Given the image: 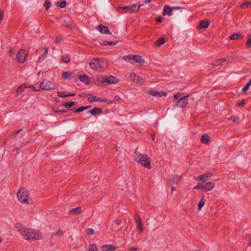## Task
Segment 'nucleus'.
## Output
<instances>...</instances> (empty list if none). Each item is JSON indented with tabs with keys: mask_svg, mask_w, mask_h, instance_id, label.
Masks as SVG:
<instances>
[{
	"mask_svg": "<svg viewBox=\"0 0 251 251\" xmlns=\"http://www.w3.org/2000/svg\"><path fill=\"white\" fill-rule=\"evenodd\" d=\"M15 228L27 240H38L43 238V235L40 231L35 229L26 228L20 223H17L15 225Z\"/></svg>",
	"mask_w": 251,
	"mask_h": 251,
	"instance_id": "f257e3e1",
	"label": "nucleus"
},
{
	"mask_svg": "<svg viewBox=\"0 0 251 251\" xmlns=\"http://www.w3.org/2000/svg\"><path fill=\"white\" fill-rule=\"evenodd\" d=\"M89 65L93 70H96L98 72H103L107 68L108 63L105 60L99 58H95L91 61Z\"/></svg>",
	"mask_w": 251,
	"mask_h": 251,
	"instance_id": "f03ea898",
	"label": "nucleus"
},
{
	"mask_svg": "<svg viewBox=\"0 0 251 251\" xmlns=\"http://www.w3.org/2000/svg\"><path fill=\"white\" fill-rule=\"evenodd\" d=\"M134 160L142 165L144 167L150 169L151 168V162L149 157L144 154H142L136 151L134 154Z\"/></svg>",
	"mask_w": 251,
	"mask_h": 251,
	"instance_id": "7ed1b4c3",
	"label": "nucleus"
},
{
	"mask_svg": "<svg viewBox=\"0 0 251 251\" xmlns=\"http://www.w3.org/2000/svg\"><path fill=\"white\" fill-rule=\"evenodd\" d=\"M17 198L22 203L29 204V198L27 190L24 187H21L17 192Z\"/></svg>",
	"mask_w": 251,
	"mask_h": 251,
	"instance_id": "20e7f679",
	"label": "nucleus"
},
{
	"mask_svg": "<svg viewBox=\"0 0 251 251\" xmlns=\"http://www.w3.org/2000/svg\"><path fill=\"white\" fill-rule=\"evenodd\" d=\"M142 5L138 6L136 4H133L130 5L119 7L118 11L121 13H131L137 12Z\"/></svg>",
	"mask_w": 251,
	"mask_h": 251,
	"instance_id": "39448f33",
	"label": "nucleus"
},
{
	"mask_svg": "<svg viewBox=\"0 0 251 251\" xmlns=\"http://www.w3.org/2000/svg\"><path fill=\"white\" fill-rule=\"evenodd\" d=\"M97 81L103 85H107L108 84H116L118 83L119 79L112 75H109L103 76L100 79L98 78Z\"/></svg>",
	"mask_w": 251,
	"mask_h": 251,
	"instance_id": "423d86ee",
	"label": "nucleus"
},
{
	"mask_svg": "<svg viewBox=\"0 0 251 251\" xmlns=\"http://www.w3.org/2000/svg\"><path fill=\"white\" fill-rule=\"evenodd\" d=\"M123 59L132 64L136 63L141 64L143 62L142 56L138 55H126L123 57Z\"/></svg>",
	"mask_w": 251,
	"mask_h": 251,
	"instance_id": "0eeeda50",
	"label": "nucleus"
},
{
	"mask_svg": "<svg viewBox=\"0 0 251 251\" xmlns=\"http://www.w3.org/2000/svg\"><path fill=\"white\" fill-rule=\"evenodd\" d=\"M40 89L46 90H50L55 89L54 85L49 80H44L40 84Z\"/></svg>",
	"mask_w": 251,
	"mask_h": 251,
	"instance_id": "6e6552de",
	"label": "nucleus"
},
{
	"mask_svg": "<svg viewBox=\"0 0 251 251\" xmlns=\"http://www.w3.org/2000/svg\"><path fill=\"white\" fill-rule=\"evenodd\" d=\"M27 54L25 50H20L17 54V58L19 63H23L25 60Z\"/></svg>",
	"mask_w": 251,
	"mask_h": 251,
	"instance_id": "1a4fd4ad",
	"label": "nucleus"
},
{
	"mask_svg": "<svg viewBox=\"0 0 251 251\" xmlns=\"http://www.w3.org/2000/svg\"><path fill=\"white\" fill-rule=\"evenodd\" d=\"M189 95L180 98L176 102V105L179 107H186L188 104Z\"/></svg>",
	"mask_w": 251,
	"mask_h": 251,
	"instance_id": "9d476101",
	"label": "nucleus"
},
{
	"mask_svg": "<svg viewBox=\"0 0 251 251\" xmlns=\"http://www.w3.org/2000/svg\"><path fill=\"white\" fill-rule=\"evenodd\" d=\"M215 183L213 182L209 181L206 183H203L202 191L207 192L212 190L215 187Z\"/></svg>",
	"mask_w": 251,
	"mask_h": 251,
	"instance_id": "9b49d317",
	"label": "nucleus"
},
{
	"mask_svg": "<svg viewBox=\"0 0 251 251\" xmlns=\"http://www.w3.org/2000/svg\"><path fill=\"white\" fill-rule=\"evenodd\" d=\"M97 29L102 34H111V32L108 29V27L103 25H99L97 27Z\"/></svg>",
	"mask_w": 251,
	"mask_h": 251,
	"instance_id": "f8f14e48",
	"label": "nucleus"
},
{
	"mask_svg": "<svg viewBox=\"0 0 251 251\" xmlns=\"http://www.w3.org/2000/svg\"><path fill=\"white\" fill-rule=\"evenodd\" d=\"M212 176V174L210 172H206L204 174L198 176L195 179L198 181H206Z\"/></svg>",
	"mask_w": 251,
	"mask_h": 251,
	"instance_id": "ddd939ff",
	"label": "nucleus"
},
{
	"mask_svg": "<svg viewBox=\"0 0 251 251\" xmlns=\"http://www.w3.org/2000/svg\"><path fill=\"white\" fill-rule=\"evenodd\" d=\"M26 87L31 88L35 91H38L39 90V89H35L34 87L32 85L28 86L26 83H23L18 87L17 91H18L19 93H22L24 91V90Z\"/></svg>",
	"mask_w": 251,
	"mask_h": 251,
	"instance_id": "4468645a",
	"label": "nucleus"
},
{
	"mask_svg": "<svg viewBox=\"0 0 251 251\" xmlns=\"http://www.w3.org/2000/svg\"><path fill=\"white\" fill-rule=\"evenodd\" d=\"M87 100L90 102L94 101H99L101 102H107V100L106 99H102L100 97H97L96 96H92L89 97L87 99Z\"/></svg>",
	"mask_w": 251,
	"mask_h": 251,
	"instance_id": "2eb2a0df",
	"label": "nucleus"
},
{
	"mask_svg": "<svg viewBox=\"0 0 251 251\" xmlns=\"http://www.w3.org/2000/svg\"><path fill=\"white\" fill-rule=\"evenodd\" d=\"M163 15L171 16L173 15V9L169 5H165L164 7Z\"/></svg>",
	"mask_w": 251,
	"mask_h": 251,
	"instance_id": "dca6fc26",
	"label": "nucleus"
},
{
	"mask_svg": "<svg viewBox=\"0 0 251 251\" xmlns=\"http://www.w3.org/2000/svg\"><path fill=\"white\" fill-rule=\"evenodd\" d=\"M93 115H100L102 113V111L101 108L99 107H95L91 110L87 112Z\"/></svg>",
	"mask_w": 251,
	"mask_h": 251,
	"instance_id": "f3484780",
	"label": "nucleus"
},
{
	"mask_svg": "<svg viewBox=\"0 0 251 251\" xmlns=\"http://www.w3.org/2000/svg\"><path fill=\"white\" fill-rule=\"evenodd\" d=\"M151 95L154 97H162L166 96V93L163 92H158L155 90H151L149 93Z\"/></svg>",
	"mask_w": 251,
	"mask_h": 251,
	"instance_id": "a211bd4d",
	"label": "nucleus"
},
{
	"mask_svg": "<svg viewBox=\"0 0 251 251\" xmlns=\"http://www.w3.org/2000/svg\"><path fill=\"white\" fill-rule=\"evenodd\" d=\"M209 25V23L208 21L202 20L201 21L199 25V28L201 29H206L207 28Z\"/></svg>",
	"mask_w": 251,
	"mask_h": 251,
	"instance_id": "6ab92c4d",
	"label": "nucleus"
},
{
	"mask_svg": "<svg viewBox=\"0 0 251 251\" xmlns=\"http://www.w3.org/2000/svg\"><path fill=\"white\" fill-rule=\"evenodd\" d=\"M91 106H81L77 109H75V108H72V109H69L68 110L69 111H73L74 112H76V113H79V112H82L84 110H86V109H87L88 108H89V107H90Z\"/></svg>",
	"mask_w": 251,
	"mask_h": 251,
	"instance_id": "aec40b11",
	"label": "nucleus"
},
{
	"mask_svg": "<svg viewBox=\"0 0 251 251\" xmlns=\"http://www.w3.org/2000/svg\"><path fill=\"white\" fill-rule=\"evenodd\" d=\"M82 213L81 207L78 206L75 208H72L69 212L70 214L76 215Z\"/></svg>",
	"mask_w": 251,
	"mask_h": 251,
	"instance_id": "412c9836",
	"label": "nucleus"
},
{
	"mask_svg": "<svg viewBox=\"0 0 251 251\" xmlns=\"http://www.w3.org/2000/svg\"><path fill=\"white\" fill-rule=\"evenodd\" d=\"M116 247L112 245H105L101 247V250L103 251H114Z\"/></svg>",
	"mask_w": 251,
	"mask_h": 251,
	"instance_id": "4be33fe9",
	"label": "nucleus"
},
{
	"mask_svg": "<svg viewBox=\"0 0 251 251\" xmlns=\"http://www.w3.org/2000/svg\"><path fill=\"white\" fill-rule=\"evenodd\" d=\"M129 78L133 83H138L139 81V76L134 73L130 74Z\"/></svg>",
	"mask_w": 251,
	"mask_h": 251,
	"instance_id": "5701e85b",
	"label": "nucleus"
},
{
	"mask_svg": "<svg viewBox=\"0 0 251 251\" xmlns=\"http://www.w3.org/2000/svg\"><path fill=\"white\" fill-rule=\"evenodd\" d=\"M243 38V36L240 33H236L232 35H231L229 37V39L230 40H237V39H242Z\"/></svg>",
	"mask_w": 251,
	"mask_h": 251,
	"instance_id": "b1692460",
	"label": "nucleus"
},
{
	"mask_svg": "<svg viewBox=\"0 0 251 251\" xmlns=\"http://www.w3.org/2000/svg\"><path fill=\"white\" fill-rule=\"evenodd\" d=\"M78 78H79L80 81L82 82L87 83L89 81V80H88L89 77L85 74L78 75Z\"/></svg>",
	"mask_w": 251,
	"mask_h": 251,
	"instance_id": "393cba45",
	"label": "nucleus"
},
{
	"mask_svg": "<svg viewBox=\"0 0 251 251\" xmlns=\"http://www.w3.org/2000/svg\"><path fill=\"white\" fill-rule=\"evenodd\" d=\"M77 104L76 102L75 101H68L63 104V106L65 108H71L74 105H76Z\"/></svg>",
	"mask_w": 251,
	"mask_h": 251,
	"instance_id": "a878e982",
	"label": "nucleus"
},
{
	"mask_svg": "<svg viewBox=\"0 0 251 251\" xmlns=\"http://www.w3.org/2000/svg\"><path fill=\"white\" fill-rule=\"evenodd\" d=\"M136 223L137 224V228L138 229V231L140 233L143 232L144 231V228H143V225L142 220L140 221L136 222Z\"/></svg>",
	"mask_w": 251,
	"mask_h": 251,
	"instance_id": "bb28decb",
	"label": "nucleus"
},
{
	"mask_svg": "<svg viewBox=\"0 0 251 251\" xmlns=\"http://www.w3.org/2000/svg\"><path fill=\"white\" fill-rule=\"evenodd\" d=\"M226 59L225 58H222L221 59H218L215 61H214L212 63V65L215 66H218L222 64V63L226 61Z\"/></svg>",
	"mask_w": 251,
	"mask_h": 251,
	"instance_id": "cd10ccee",
	"label": "nucleus"
},
{
	"mask_svg": "<svg viewBox=\"0 0 251 251\" xmlns=\"http://www.w3.org/2000/svg\"><path fill=\"white\" fill-rule=\"evenodd\" d=\"M165 43V38L161 37L158 39L155 42V45L156 47H159Z\"/></svg>",
	"mask_w": 251,
	"mask_h": 251,
	"instance_id": "c85d7f7f",
	"label": "nucleus"
},
{
	"mask_svg": "<svg viewBox=\"0 0 251 251\" xmlns=\"http://www.w3.org/2000/svg\"><path fill=\"white\" fill-rule=\"evenodd\" d=\"M201 141L202 143L207 144L209 142V138L207 135H203L201 139Z\"/></svg>",
	"mask_w": 251,
	"mask_h": 251,
	"instance_id": "c756f323",
	"label": "nucleus"
},
{
	"mask_svg": "<svg viewBox=\"0 0 251 251\" xmlns=\"http://www.w3.org/2000/svg\"><path fill=\"white\" fill-rule=\"evenodd\" d=\"M205 200L204 197H202L201 201H200V202H199V204H198V210H201L202 208V207L205 204Z\"/></svg>",
	"mask_w": 251,
	"mask_h": 251,
	"instance_id": "7c9ffc66",
	"label": "nucleus"
},
{
	"mask_svg": "<svg viewBox=\"0 0 251 251\" xmlns=\"http://www.w3.org/2000/svg\"><path fill=\"white\" fill-rule=\"evenodd\" d=\"M63 231L61 229H59L58 230L57 232H53L51 233V236H63Z\"/></svg>",
	"mask_w": 251,
	"mask_h": 251,
	"instance_id": "2f4dec72",
	"label": "nucleus"
},
{
	"mask_svg": "<svg viewBox=\"0 0 251 251\" xmlns=\"http://www.w3.org/2000/svg\"><path fill=\"white\" fill-rule=\"evenodd\" d=\"M251 85V78L249 81L245 85V86L242 88V91L243 92H246L249 90L250 86Z\"/></svg>",
	"mask_w": 251,
	"mask_h": 251,
	"instance_id": "473e14b6",
	"label": "nucleus"
},
{
	"mask_svg": "<svg viewBox=\"0 0 251 251\" xmlns=\"http://www.w3.org/2000/svg\"><path fill=\"white\" fill-rule=\"evenodd\" d=\"M246 46L247 48H251V35H248L247 36V41L246 44Z\"/></svg>",
	"mask_w": 251,
	"mask_h": 251,
	"instance_id": "72a5a7b5",
	"label": "nucleus"
},
{
	"mask_svg": "<svg viewBox=\"0 0 251 251\" xmlns=\"http://www.w3.org/2000/svg\"><path fill=\"white\" fill-rule=\"evenodd\" d=\"M72 75V73L69 72H64L62 75V77L64 78L67 79L69 78Z\"/></svg>",
	"mask_w": 251,
	"mask_h": 251,
	"instance_id": "f704fd0d",
	"label": "nucleus"
},
{
	"mask_svg": "<svg viewBox=\"0 0 251 251\" xmlns=\"http://www.w3.org/2000/svg\"><path fill=\"white\" fill-rule=\"evenodd\" d=\"M51 5V2L49 0H46L44 3V6L46 10H48Z\"/></svg>",
	"mask_w": 251,
	"mask_h": 251,
	"instance_id": "c9c22d12",
	"label": "nucleus"
},
{
	"mask_svg": "<svg viewBox=\"0 0 251 251\" xmlns=\"http://www.w3.org/2000/svg\"><path fill=\"white\" fill-rule=\"evenodd\" d=\"M70 59L69 57L67 56H64L62 58V61L64 63H69L70 62Z\"/></svg>",
	"mask_w": 251,
	"mask_h": 251,
	"instance_id": "e433bc0d",
	"label": "nucleus"
},
{
	"mask_svg": "<svg viewBox=\"0 0 251 251\" xmlns=\"http://www.w3.org/2000/svg\"><path fill=\"white\" fill-rule=\"evenodd\" d=\"M65 92L63 91H58L57 92V95L59 97L61 98H66V94H65Z\"/></svg>",
	"mask_w": 251,
	"mask_h": 251,
	"instance_id": "4c0bfd02",
	"label": "nucleus"
},
{
	"mask_svg": "<svg viewBox=\"0 0 251 251\" xmlns=\"http://www.w3.org/2000/svg\"><path fill=\"white\" fill-rule=\"evenodd\" d=\"M203 183H199L197 185L194 187L195 189H201L202 191Z\"/></svg>",
	"mask_w": 251,
	"mask_h": 251,
	"instance_id": "58836bf2",
	"label": "nucleus"
},
{
	"mask_svg": "<svg viewBox=\"0 0 251 251\" xmlns=\"http://www.w3.org/2000/svg\"><path fill=\"white\" fill-rule=\"evenodd\" d=\"M88 251H98L97 247L95 244H92L91 248Z\"/></svg>",
	"mask_w": 251,
	"mask_h": 251,
	"instance_id": "ea45409f",
	"label": "nucleus"
},
{
	"mask_svg": "<svg viewBox=\"0 0 251 251\" xmlns=\"http://www.w3.org/2000/svg\"><path fill=\"white\" fill-rule=\"evenodd\" d=\"M245 101L244 100H243L239 101L238 102H237V105L238 106H243L245 105Z\"/></svg>",
	"mask_w": 251,
	"mask_h": 251,
	"instance_id": "a19ab883",
	"label": "nucleus"
},
{
	"mask_svg": "<svg viewBox=\"0 0 251 251\" xmlns=\"http://www.w3.org/2000/svg\"><path fill=\"white\" fill-rule=\"evenodd\" d=\"M67 2L66 1H61L59 5H58V6H59L61 8H64L66 6Z\"/></svg>",
	"mask_w": 251,
	"mask_h": 251,
	"instance_id": "79ce46f5",
	"label": "nucleus"
},
{
	"mask_svg": "<svg viewBox=\"0 0 251 251\" xmlns=\"http://www.w3.org/2000/svg\"><path fill=\"white\" fill-rule=\"evenodd\" d=\"M87 234L90 235H93L94 234V230L93 228H88L87 230Z\"/></svg>",
	"mask_w": 251,
	"mask_h": 251,
	"instance_id": "37998d69",
	"label": "nucleus"
},
{
	"mask_svg": "<svg viewBox=\"0 0 251 251\" xmlns=\"http://www.w3.org/2000/svg\"><path fill=\"white\" fill-rule=\"evenodd\" d=\"M251 3L250 2H246V3H244L243 4H242L241 5V8H247L248 6H249V5L251 4Z\"/></svg>",
	"mask_w": 251,
	"mask_h": 251,
	"instance_id": "c03bdc74",
	"label": "nucleus"
},
{
	"mask_svg": "<svg viewBox=\"0 0 251 251\" xmlns=\"http://www.w3.org/2000/svg\"><path fill=\"white\" fill-rule=\"evenodd\" d=\"M134 220L135 221V222L141 221V219L139 216V215L138 214H136L134 216Z\"/></svg>",
	"mask_w": 251,
	"mask_h": 251,
	"instance_id": "a18cd8bd",
	"label": "nucleus"
},
{
	"mask_svg": "<svg viewBox=\"0 0 251 251\" xmlns=\"http://www.w3.org/2000/svg\"><path fill=\"white\" fill-rule=\"evenodd\" d=\"M180 97V95L179 93L176 94L174 95L173 98L174 100H177Z\"/></svg>",
	"mask_w": 251,
	"mask_h": 251,
	"instance_id": "49530a36",
	"label": "nucleus"
},
{
	"mask_svg": "<svg viewBox=\"0 0 251 251\" xmlns=\"http://www.w3.org/2000/svg\"><path fill=\"white\" fill-rule=\"evenodd\" d=\"M230 120H232L233 121H234L235 123H237L239 121V118L236 117H231L229 118Z\"/></svg>",
	"mask_w": 251,
	"mask_h": 251,
	"instance_id": "de8ad7c7",
	"label": "nucleus"
},
{
	"mask_svg": "<svg viewBox=\"0 0 251 251\" xmlns=\"http://www.w3.org/2000/svg\"><path fill=\"white\" fill-rule=\"evenodd\" d=\"M162 20H163V17H161V16H159L156 19V21L158 23H160L162 22Z\"/></svg>",
	"mask_w": 251,
	"mask_h": 251,
	"instance_id": "09e8293b",
	"label": "nucleus"
},
{
	"mask_svg": "<svg viewBox=\"0 0 251 251\" xmlns=\"http://www.w3.org/2000/svg\"><path fill=\"white\" fill-rule=\"evenodd\" d=\"M118 43V41L116 42H108L107 43V45L109 46H114Z\"/></svg>",
	"mask_w": 251,
	"mask_h": 251,
	"instance_id": "8fccbe9b",
	"label": "nucleus"
},
{
	"mask_svg": "<svg viewBox=\"0 0 251 251\" xmlns=\"http://www.w3.org/2000/svg\"><path fill=\"white\" fill-rule=\"evenodd\" d=\"M172 8L173 9V10H179V9H184L183 7H180V6H173V7H172Z\"/></svg>",
	"mask_w": 251,
	"mask_h": 251,
	"instance_id": "3c124183",
	"label": "nucleus"
},
{
	"mask_svg": "<svg viewBox=\"0 0 251 251\" xmlns=\"http://www.w3.org/2000/svg\"><path fill=\"white\" fill-rule=\"evenodd\" d=\"M48 53V48H46L45 49V51H44V52L42 54V56H46Z\"/></svg>",
	"mask_w": 251,
	"mask_h": 251,
	"instance_id": "603ef678",
	"label": "nucleus"
},
{
	"mask_svg": "<svg viewBox=\"0 0 251 251\" xmlns=\"http://www.w3.org/2000/svg\"><path fill=\"white\" fill-rule=\"evenodd\" d=\"M23 130V129H20L18 131H17L14 134H12V137H15L19 132Z\"/></svg>",
	"mask_w": 251,
	"mask_h": 251,
	"instance_id": "864d4df0",
	"label": "nucleus"
},
{
	"mask_svg": "<svg viewBox=\"0 0 251 251\" xmlns=\"http://www.w3.org/2000/svg\"><path fill=\"white\" fill-rule=\"evenodd\" d=\"M176 178V182H177L179 181V180L180 179V177L178 176H176V177L173 178V179H175ZM172 181L173 183L176 182V181L175 180H172Z\"/></svg>",
	"mask_w": 251,
	"mask_h": 251,
	"instance_id": "5fc2aeb1",
	"label": "nucleus"
},
{
	"mask_svg": "<svg viewBox=\"0 0 251 251\" xmlns=\"http://www.w3.org/2000/svg\"><path fill=\"white\" fill-rule=\"evenodd\" d=\"M61 40V38H60L59 37H56L55 39V43H58Z\"/></svg>",
	"mask_w": 251,
	"mask_h": 251,
	"instance_id": "6e6d98bb",
	"label": "nucleus"
},
{
	"mask_svg": "<svg viewBox=\"0 0 251 251\" xmlns=\"http://www.w3.org/2000/svg\"><path fill=\"white\" fill-rule=\"evenodd\" d=\"M114 222H115V223L117 225H121V220H118V219H117V220H115V221H114Z\"/></svg>",
	"mask_w": 251,
	"mask_h": 251,
	"instance_id": "4d7b16f0",
	"label": "nucleus"
},
{
	"mask_svg": "<svg viewBox=\"0 0 251 251\" xmlns=\"http://www.w3.org/2000/svg\"><path fill=\"white\" fill-rule=\"evenodd\" d=\"M75 96V94L73 93H69L68 94H66V97H73Z\"/></svg>",
	"mask_w": 251,
	"mask_h": 251,
	"instance_id": "13d9d810",
	"label": "nucleus"
},
{
	"mask_svg": "<svg viewBox=\"0 0 251 251\" xmlns=\"http://www.w3.org/2000/svg\"><path fill=\"white\" fill-rule=\"evenodd\" d=\"M120 100V97L119 96H115L114 98V100L115 101H118Z\"/></svg>",
	"mask_w": 251,
	"mask_h": 251,
	"instance_id": "bf43d9fd",
	"label": "nucleus"
},
{
	"mask_svg": "<svg viewBox=\"0 0 251 251\" xmlns=\"http://www.w3.org/2000/svg\"><path fill=\"white\" fill-rule=\"evenodd\" d=\"M129 250L132 251H136L138 250V249L136 247H131L129 249Z\"/></svg>",
	"mask_w": 251,
	"mask_h": 251,
	"instance_id": "052dcab7",
	"label": "nucleus"
},
{
	"mask_svg": "<svg viewBox=\"0 0 251 251\" xmlns=\"http://www.w3.org/2000/svg\"><path fill=\"white\" fill-rule=\"evenodd\" d=\"M108 42V41H104L103 42V43H101V45L102 46H106V45H108L107 43Z\"/></svg>",
	"mask_w": 251,
	"mask_h": 251,
	"instance_id": "680f3d73",
	"label": "nucleus"
},
{
	"mask_svg": "<svg viewBox=\"0 0 251 251\" xmlns=\"http://www.w3.org/2000/svg\"><path fill=\"white\" fill-rule=\"evenodd\" d=\"M9 53L10 54V55H12L13 54V50H12V49H11L9 50Z\"/></svg>",
	"mask_w": 251,
	"mask_h": 251,
	"instance_id": "e2e57ef3",
	"label": "nucleus"
},
{
	"mask_svg": "<svg viewBox=\"0 0 251 251\" xmlns=\"http://www.w3.org/2000/svg\"><path fill=\"white\" fill-rule=\"evenodd\" d=\"M151 0H144V2L146 3H150L151 2Z\"/></svg>",
	"mask_w": 251,
	"mask_h": 251,
	"instance_id": "0e129e2a",
	"label": "nucleus"
},
{
	"mask_svg": "<svg viewBox=\"0 0 251 251\" xmlns=\"http://www.w3.org/2000/svg\"><path fill=\"white\" fill-rule=\"evenodd\" d=\"M173 191H176V188L174 187H173L172 188V192H171L172 193Z\"/></svg>",
	"mask_w": 251,
	"mask_h": 251,
	"instance_id": "69168bd1",
	"label": "nucleus"
},
{
	"mask_svg": "<svg viewBox=\"0 0 251 251\" xmlns=\"http://www.w3.org/2000/svg\"><path fill=\"white\" fill-rule=\"evenodd\" d=\"M16 93H16V95H15V97H18V96H19L21 93H19L18 92V91H17V92H16Z\"/></svg>",
	"mask_w": 251,
	"mask_h": 251,
	"instance_id": "338daca9",
	"label": "nucleus"
},
{
	"mask_svg": "<svg viewBox=\"0 0 251 251\" xmlns=\"http://www.w3.org/2000/svg\"><path fill=\"white\" fill-rule=\"evenodd\" d=\"M248 245H249V246H251V238H250V242L249 243V244H248Z\"/></svg>",
	"mask_w": 251,
	"mask_h": 251,
	"instance_id": "774afa93",
	"label": "nucleus"
}]
</instances>
